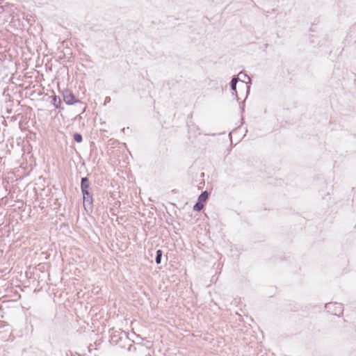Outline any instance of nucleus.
Listing matches in <instances>:
<instances>
[{"label": "nucleus", "instance_id": "f257e3e1", "mask_svg": "<svg viewBox=\"0 0 356 356\" xmlns=\"http://www.w3.org/2000/svg\"><path fill=\"white\" fill-rule=\"evenodd\" d=\"M324 309L330 314L341 317L343 314V305L337 302H331L324 305Z\"/></svg>", "mask_w": 356, "mask_h": 356}, {"label": "nucleus", "instance_id": "f03ea898", "mask_svg": "<svg viewBox=\"0 0 356 356\" xmlns=\"http://www.w3.org/2000/svg\"><path fill=\"white\" fill-rule=\"evenodd\" d=\"M88 188H89V181H88V178H86V177L82 178V179H81V190H82V193L83 195V200L84 201L86 199V195L90 199V200H92V197L88 192Z\"/></svg>", "mask_w": 356, "mask_h": 356}, {"label": "nucleus", "instance_id": "7ed1b4c3", "mask_svg": "<svg viewBox=\"0 0 356 356\" xmlns=\"http://www.w3.org/2000/svg\"><path fill=\"white\" fill-rule=\"evenodd\" d=\"M238 80L241 79L243 82H245L246 83H251V79L250 77L247 75L245 73H243L242 72H239L238 74Z\"/></svg>", "mask_w": 356, "mask_h": 356}, {"label": "nucleus", "instance_id": "20e7f679", "mask_svg": "<svg viewBox=\"0 0 356 356\" xmlns=\"http://www.w3.org/2000/svg\"><path fill=\"white\" fill-rule=\"evenodd\" d=\"M238 81V78L234 77V78H232V79L230 82V88L233 91V94H234L236 96V84H237Z\"/></svg>", "mask_w": 356, "mask_h": 356}, {"label": "nucleus", "instance_id": "39448f33", "mask_svg": "<svg viewBox=\"0 0 356 356\" xmlns=\"http://www.w3.org/2000/svg\"><path fill=\"white\" fill-rule=\"evenodd\" d=\"M209 198V193L207 191L203 192L198 197V201L204 204Z\"/></svg>", "mask_w": 356, "mask_h": 356}, {"label": "nucleus", "instance_id": "423d86ee", "mask_svg": "<svg viewBox=\"0 0 356 356\" xmlns=\"http://www.w3.org/2000/svg\"><path fill=\"white\" fill-rule=\"evenodd\" d=\"M64 100L68 104H72L75 102L74 97L72 94H69V95H65Z\"/></svg>", "mask_w": 356, "mask_h": 356}, {"label": "nucleus", "instance_id": "0eeeda50", "mask_svg": "<svg viewBox=\"0 0 356 356\" xmlns=\"http://www.w3.org/2000/svg\"><path fill=\"white\" fill-rule=\"evenodd\" d=\"M204 207V204L197 202L193 207V209L196 211H200Z\"/></svg>", "mask_w": 356, "mask_h": 356}, {"label": "nucleus", "instance_id": "6e6552de", "mask_svg": "<svg viewBox=\"0 0 356 356\" xmlns=\"http://www.w3.org/2000/svg\"><path fill=\"white\" fill-rule=\"evenodd\" d=\"M161 256H162V251L161 250H157L156 257V264H159L161 263Z\"/></svg>", "mask_w": 356, "mask_h": 356}, {"label": "nucleus", "instance_id": "1a4fd4ad", "mask_svg": "<svg viewBox=\"0 0 356 356\" xmlns=\"http://www.w3.org/2000/svg\"><path fill=\"white\" fill-rule=\"evenodd\" d=\"M74 139L75 140L76 142L81 143L82 141V136L79 134H75L74 135Z\"/></svg>", "mask_w": 356, "mask_h": 356}, {"label": "nucleus", "instance_id": "9d476101", "mask_svg": "<svg viewBox=\"0 0 356 356\" xmlns=\"http://www.w3.org/2000/svg\"><path fill=\"white\" fill-rule=\"evenodd\" d=\"M54 102H56L57 97L56 96L54 97Z\"/></svg>", "mask_w": 356, "mask_h": 356}]
</instances>
